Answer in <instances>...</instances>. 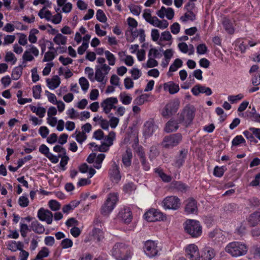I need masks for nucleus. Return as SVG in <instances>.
<instances>
[{"mask_svg": "<svg viewBox=\"0 0 260 260\" xmlns=\"http://www.w3.org/2000/svg\"><path fill=\"white\" fill-rule=\"evenodd\" d=\"M29 47V49L25 51L22 56L23 63L26 61H31L34 60V57L31 53L33 54L35 56L39 55V51L37 47L34 45H30Z\"/></svg>", "mask_w": 260, "mask_h": 260, "instance_id": "15", "label": "nucleus"}, {"mask_svg": "<svg viewBox=\"0 0 260 260\" xmlns=\"http://www.w3.org/2000/svg\"><path fill=\"white\" fill-rule=\"evenodd\" d=\"M112 254L116 260H129L133 254V248L123 243H116L112 249Z\"/></svg>", "mask_w": 260, "mask_h": 260, "instance_id": "1", "label": "nucleus"}, {"mask_svg": "<svg viewBox=\"0 0 260 260\" xmlns=\"http://www.w3.org/2000/svg\"><path fill=\"white\" fill-rule=\"evenodd\" d=\"M182 66V61L180 59H176L169 68V72H175Z\"/></svg>", "mask_w": 260, "mask_h": 260, "instance_id": "38", "label": "nucleus"}, {"mask_svg": "<svg viewBox=\"0 0 260 260\" xmlns=\"http://www.w3.org/2000/svg\"><path fill=\"white\" fill-rule=\"evenodd\" d=\"M244 97V95L241 94H238L236 95H229L228 98L229 101L232 104L236 103L238 101L242 100Z\"/></svg>", "mask_w": 260, "mask_h": 260, "instance_id": "54", "label": "nucleus"}, {"mask_svg": "<svg viewBox=\"0 0 260 260\" xmlns=\"http://www.w3.org/2000/svg\"><path fill=\"white\" fill-rule=\"evenodd\" d=\"M171 188L175 189L180 191H183L186 189V186L184 184L177 181H173L171 182Z\"/></svg>", "mask_w": 260, "mask_h": 260, "instance_id": "31", "label": "nucleus"}, {"mask_svg": "<svg viewBox=\"0 0 260 260\" xmlns=\"http://www.w3.org/2000/svg\"><path fill=\"white\" fill-rule=\"evenodd\" d=\"M185 231L192 237H198L202 234V226L199 221L188 219L186 220L184 226Z\"/></svg>", "mask_w": 260, "mask_h": 260, "instance_id": "5", "label": "nucleus"}, {"mask_svg": "<svg viewBox=\"0 0 260 260\" xmlns=\"http://www.w3.org/2000/svg\"><path fill=\"white\" fill-rule=\"evenodd\" d=\"M87 138V136L85 133L79 132L76 137V141L79 143H82Z\"/></svg>", "mask_w": 260, "mask_h": 260, "instance_id": "62", "label": "nucleus"}, {"mask_svg": "<svg viewBox=\"0 0 260 260\" xmlns=\"http://www.w3.org/2000/svg\"><path fill=\"white\" fill-rule=\"evenodd\" d=\"M191 92L195 96L199 95L200 93H205L207 96L212 94V91L210 88L199 84L196 85L192 88Z\"/></svg>", "mask_w": 260, "mask_h": 260, "instance_id": "17", "label": "nucleus"}, {"mask_svg": "<svg viewBox=\"0 0 260 260\" xmlns=\"http://www.w3.org/2000/svg\"><path fill=\"white\" fill-rule=\"evenodd\" d=\"M49 208L53 211H57L60 208V204L56 200H51L48 202Z\"/></svg>", "mask_w": 260, "mask_h": 260, "instance_id": "50", "label": "nucleus"}, {"mask_svg": "<svg viewBox=\"0 0 260 260\" xmlns=\"http://www.w3.org/2000/svg\"><path fill=\"white\" fill-rule=\"evenodd\" d=\"M46 82L48 87L50 89H54L58 87L60 83V81L59 77L57 75H55L52 78L51 80L47 79L46 80Z\"/></svg>", "mask_w": 260, "mask_h": 260, "instance_id": "24", "label": "nucleus"}, {"mask_svg": "<svg viewBox=\"0 0 260 260\" xmlns=\"http://www.w3.org/2000/svg\"><path fill=\"white\" fill-rule=\"evenodd\" d=\"M159 154V152L155 146H152L150 147L149 151V159L152 160L155 158Z\"/></svg>", "mask_w": 260, "mask_h": 260, "instance_id": "42", "label": "nucleus"}, {"mask_svg": "<svg viewBox=\"0 0 260 260\" xmlns=\"http://www.w3.org/2000/svg\"><path fill=\"white\" fill-rule=\"evenodd\" d=\"M49 250L46 247H44L42 248V249L38 252L37 255H36V258L37 259H41L44 257H46L49 255Z\"/></svg>", "mask_w": 260, "mask_h": 260, "instance_id": "46", "label": "nucleus"}, {"mask_svg": "<svg viewBox=\"0 0 260 260\" xmlns=\"http://www.w3.org/2000/svg\"><path fill=\"white\" fill-rule=\"evenodd\" d=\"M186 256L190 260H200V255L198 247L193 244H189L185 248Z\"/></svg>", "mask_w": 260, "mask_h": 260, "instance_id": "10", "label": "nucleus"}, {"mask_svg": "<svg viewBox=\"0 0 260 260\" xmlns=\"http://www.w3.org/2000/svg\"><path fill=\"white\" fill-rule=\"evenodd\" d=\"M5 61L7 62L13 61L12 63L15 64L17 61V58L12 52H8L5 56Z\"/></svg>", "mask_w": 260, "mask_h": 260, "instance_id": "58", "label": "nucleus"}, {"mask_svg": "<svg viewBox=\"0 0 260 260\" xmlns=\"http://www.w3.org/2000/svg\"><path fill=\"white\" fill-rule=\"evenodd\" d=\"M117 103L118 100L116 98L111 97L104 100L101 103V105L103 109L104 112L106 114H108L112 109H115L116 108V107L114 105Z\"/></svg>", "mask_w": 260, "mask_h": 260, "instance_id": "11", "label": "nucleus"}, {"mask_svg": "<svg viewBox=\"0 0 260 260\" xmlns=\"http://www.w3.org/2000/svg\"><path fill=\"white\" fill-rule=\"evenodd\" d=\"M149 59H148L146 66L143 64L144 67L151 68L158 66V62L154 58L151 56H148Z\"/></svg>", "mask_w": 260, "mask_h": 260, "instance_id": "49", "label": "nucleus"}, {"mask_svg": "<svg viewBox=\"0 0 260 260\" xmlns=\"http://www.w3.org/2000/svg\"><path fill=\"white\" fill-rule=\"evenodd\" d=\"M164 88L165 90H168L170 94L176 93L179 90V85L172 81L165 83L164 84Z\"/></svg>", "mask_w": 260, "mask_h": 260, "instance_id": "21", "label": "nucleus"}, {"mask_svg": "<svg viewBox=\"0 0 260 260\" xmlns=\"http://www.w3.org/2000/svg\"><path fill=\"white\" fill-rule=\"evenodd\" d=\"M18 202L20 206L23 208L26 207L29 204V200L25 196L20 197Z\"/></svg>", "mask_w": 260, "mask_h": 260, "instance_id": "55", "label": "nucleus"}, {"mask_svg": "<svg viewBox=\"0 0 260 260\" xmlns=\"http://www.w3.org/2000/svg\"><path fill=\"white\" fill-rule=\"evenodd\" d=\"M61 246L62 248L67 249L73 246L72 241L68 238L64 239L61 242Z\"/></svg>", "mask_w": 260, "mask_h": 260, "instance_id": "59", "label": "nucleus"}, {"mask_svg": "<svg viewBox=\"0 0 260 260\" xmlns=\"http://www.w3.org/2000/svg\"><path fill=\"white\" fill-rule=\"evenodd\" d=\"M105 55L108 61L109 64L110 66H114L116 60L114 55L109 51H105Z\"/></svg>", "mask_w": 260, "mask_h": 260, "instance_id": "41", "label": "nucleus"}, {"mask_svg": "<svg viewBox=\"0 0 260 260\" xmlns=\"http://www.w3.org/2000/svg\"><path fill=\"white\" fill-rule=\"evenodd\" d=\"M79 84L83 91H86L87 90L89 87V83L85 77H81L80 78Z\"/></svg>", "mask_w": 260, "mask_h": 260, "instance_id": "51", "label": "nucleus"}, {"mask_svg": "<svg viewBox=\"0 0 260 260\" xmlns=\"http://www.w3.org/2000/svg\"><path fill=\"white\" fill-rule=\"evenodd\" d=\"M40 135L43 138H46L49 134V131L48 128L44 126H41L39 130Z\"/></svg>", "mask_w": 260, "mask_h": 260, "instance_id": "64", "label": "nucleus"}, {"mask_svg": "<svg viewBox=\"0 0 260 260\" xmlns=\"http://www.w3.org/2000/svg\"><path fill=\"white\" fill-rule=\"evenodd\" d=\"M196 19V15L191 10H188L187 12L185 13L184 15L180 17V19L183 22H186L189 20L193 21Z\"/></svg>", "mask_w": 260, "mask_h": 260, "instance_id": "34", "label": "nucleus"}, {"mask_svg": "<svg viewBox=\"0 0 260 260\" xmlns=\"http://www.w3.org/2000/svg\"><path fill=\"white\" fill-rule=\"evenodd\" d=\"M162 205L166 209L176 210L180 206V201L176 196H169L164 199Z\"/></svg>", "mask_w": 260, "mask_h": 260, "instance_id": "7", "label": "nucleus"}, {"mask_svg": "<svg viewBox=\"0 0 260 260\" xmlns=\"http://www.w3.org/2000/svg\"><path fill=\"white\" fill-rule=\"evenodd\" d=\"M128 7L131 13L134 15L137 16L140 15L141 11V7L140 6L133 5L129 6Z\"/></svg>", "mask_w": 260, "mask_h": 260, "instance_id": "57", "label": "nucleus"}, {"mask_svg": "<svg viewBox=\"0 0 260 260\" xmlns=\"http://www.w3.org/2000/svg\"><path fill=\"white\" fill-rule=\"evenodd\" d=\"M143 16L145 20L151 24V21L153 20V17L150 14V10L149 9L145 10Z\"/></svg>", "mask_w": 260, "mask_h": 260, "instance_id": "63", "label": "nucleus"}, {"mask_svg": "<svg viewBox=\"0 0 260 260\" xmlns=\"http://www.w3.org/2000/svg\"><path fill=\"white\" fill-rule=\"evenodd\" d=\"M179 123L178 121H177L176 120L172 119H170L166 124L165 131L167 133L176 131L179 127Z\"/></svg>", "mask_w": 260, "mask_h": 260, "instance_id": "19", "label": "nucleus"}, {"mask_svg": "<svg viewBox=\"0 0 260 260\" xmlns=\"http://www.w3.org/2000/svg\"><path fill=\"white\" fill-rule=\"evenodd\" d=\"M245 142V140L243 138V137L241 135H239L237 136L234 138V139L232 141V144L233 146H237L239 144Z\"/></svg>", "mask_w": 260, "mask_h": 260, "instance_id": "52", "label": "nucleus"}, {"mask_svg": "<svg viewBox=\"0 0 260 260\" xmlns=\"http://www.w3.org/2000/svg\"><path fill=\"white\" fill-rule=\"evenodd\" d=\"M151 24L160 29H165L169 25V23L166 20H160L156 16L153 17V20L151 21Z\"/></svg>", "mask_w": 260, "mask_h": 260, "instance_id": "23", "label": "nucleus"}, {"mask_svg": "<svg viewBox=\"0 0 260 260\" xmlns=\"http://www.w3.org/2000/svg\"><path fill=\"white\" fill-rule=\"evenodd\" d=\"M93 235L98 241H100L104 238L103 232L99 228H94L93 230Z\"/></svg>", "mask_w": 260, "mask_h": 260, "instance_id": "45", "label": "nucleus"}, {"mask_svg": "<svg viewBox=\"0 0 260 260\" xmlns=\"http://www.w3.org/2000/svg\"><path fill=\"white\" fill-rule=\"evenodd\" d=\"M222 24L225 30L230 34H234L235 31L233 23L230 20L226 18H224L222 21Z\"/></svg>", "mask_w": 260, "mask_h": 260, "instance_id": "28", "label": "nucleus"}, {"mask_svg": "<svg viewBox=\"0 0 260 260\" xmlns=\"http://www.w3.org/2000/svg\"><path fill=\"white\" fill-rule=\"evenodd\" d=\"M172 39V35L169 31H165L162 32L161 34V37L160 38V41H171Z\"/></svg>", "mask_w": 260, "mask_h": 260, "instance_id": "60", "label": "nucleus"}, {"mask_svg": "<svg viewBox=\"0 0 260 260\" xmlns=\"http://www.w3.org/2000/svg\"><path fill=\"white\" fill-rule=\"evenodd\" d=\"M215 256L214 250L213 249H206L201 256L203 260H211Z\"/></svg>", "mask_w": 260, "mask_h": 260, "instance_id": "29", "label": "nucleus"}, {"mask_svg": "<svg viewBox=\"0 0 260 260\" xmlns=\"http://www.w3.org/2000/svg\"><path fill=\"white\" fill-rule=\"evenodd\" d=\"M117 201V193H110L106 201L101 207V213L104 216H108L114 208Z\"/></svg>", "mask_w": 260, "mask_h": 260, "instance_id": "4", "label": "nucleus"}, {"mask_svg": "<svg viewBox=\"0 0 260 260\" xmlns=\"http://www.w3.org/2000/svg\"><path fill=\"white\" fill-rule=\"evenodd\" d=\"M148 98L149 94H143L135 99L134 103L138 105H142L144 104L145 102L148 101Z\"/></svg>", "mask_w": 260, "mask_h": 260, "instance_id": "36", "label": "nucleus"}, {"mask_svg": "<svg viewBox=\"0 0 260 260\" xmlns=\"http://www.w3.org/2000/svg\"><path fill=\"white\" fill-rule=\"evenodd\" d=\"M158 126L155 124L153 119L145 122L144 125L143 134L146 137H149L157 129Z\"/></svg>", "mask_w": 260, "mask_h": 260, "instance_id": "13", "label": "nucleus"}, {"mask_svg": "<svg viewBox=\"0 0 260 260\" xmlns=\"http://www.w3.org/2000/svg\"><path fill=\"white\" fill-rule=\"evenodd\" d=\"M226 252L233 257H238L245 255L248 250V247L245 244L239 242H233L225 247Z\"/></svg>", "mask_w": 260, "mask_h": 260, "instance_id": "2", "label": "nucleus"}, {"mask_svg": "<svg viewBox=\"0 0 260 260\" xmlns=\"http://www.w3.org/2000/svg\"><path fill=\"white\" fill-rule=\"evenodd\" d=\"M179 107L178 103L175 102H171L167 104L162 110L161 114L164 117H168L173 113H175Z\"/></svg>", "mask_w": 260, "mask_h": 260, "instance_id": "16", "label": "nucleus"}, {"mask_svg": "<svg viewBox=\"0 0 260 260\" xmlns=\"http://www.w3.org/2000/svg\"><path fill=\"white\" fill-rule=\"evenodd\" d=\"M109 174L112 179L115 181H118L121 179L119 167L115 162H114L112 166L111 169L109 171Z\"/></svg>", "mask_w": 260, "mask_h": 260, "instance_id": "20", "label": "nucleus"}, {"mask_svg": "<svg viewBox=\"0 0 260 260\" xmlns=\"http://www.w3.org/2000/svg\"><path fill=\"white\" fill-rule=\"evenodd\" d=\"M225 170V167L222 166L219 167L216 166L214 170V175L216 177H220L223 176Z\"/></svg>", "mask_w": 260, "mask_h": 260, "instance_id": "56", "label": "nucleus"}, {"mask_svg": "<svg viewBox=\"0 0 260 260\" xmlns=\"http://www.w3.org/2000/svg\"><path fill=\"white\" fill-rule=\"evenodd\" d=\"M155 172L158 174L159 177L164 182H169L171 181L172 177L170 176L165 174L162 170L157 169L156 170Z\"/></svg>", "mask_w": 260, "mask_h": 260, "instance_id": "39", "label": "nucleus"}, {"mask_svg": "<svg viewBox=\"0 0 260 260\" xmlns=\"http://www.w3.org/2000/svg\"><path fill=\"white\" fill-rule=\"evenodd\" d=\"M185 211L188 214L197 213V203L194 199L190 198L186 201Z\"/></svg>", "mask_w": 260, "mask_h": 260, "instance_id": "18", "label": "nucleus"}, {"mask_svg": "<svg viewBox=\"0 0 260 260\" xmlns=\"http://www.w3.org/2000/svg\"><path fill=\"white\" fill-rule=\"evenodd\" d=\"M196 109L193 106H186L181 113L178 115V121L180 123H183L186 126L191 123L194 116Z\"/></svg>", "mask_w": 260, "mask_h": 260, "instance_id": "3", "label": "nucleus"}, {"mask_svg": "<svg viewBox=\"0 0 260 260\" xmlns=\"http://www.w3.org/2000/svg\"><path fill=\"white\" fill-rule=\"evenodd\" d=\"M118 217L125 223L129 224L133 219V215L129 208L124 207L119 212Z\"/></svg>", "mask_w": 260, "mask_h": 260, "instance_id": "14", "label": "nucleus"}, {"mask_svg": "<svg viewBox=\"0 0 260 260\" xmlns=\"http://www.w3.org/2000/svg\"><path fill=\"white\" fill-rule=\"evenodd\" d=\"M96 19L101 22L105 23L106 22L107 19L104 11L101 9L97 11L96 14Z\"/></svg>", "mask_w": 260, "mask_h": 260, "instance_id": "47", "label": "nucleus"}, {"mask_svg": "<svg viewBox=\"0 0 260 260\" xmlns=\"http://www.w3.org/2000/svg\"><path fill=\"white\" fill-rule=\"evenodd\" d=\"M248 222L253 226L260 224V212L256 211L250 214Z\"/></svg>", "mask_w": 260, "mask_h": 260, "instance_id": "26", "label": "nucleus"}, {"mask_svg": "<svg viewBox=\"0 0 260 260\" xmlns=\"http://www.w3.org/2000/svg\"><path fill=\"white\" fill-rule=\"evenodd\" d=\"M41 87L40 85L34 86L32 88L33 96L36 99H39L41 96Z\"/></svg>", "mask_w": 260, "mask_h": 260, "instance_id": "53", "label": "nucleus"}, {"mask_svg": "<svg viewBox=\"0 0 260 260\" xmlns=\"http://www.w3.org/2000/svg\"><path fill=\"white\" fill-rule=\"evenodd\" d=\"M187 152L188 151L186 149H182L180 151L179 154L175 161V165L177 167L179 168L183 165L186 157Z\"/></svg>", "mask_w": 260, "mask_h": 260, "instance_id": "22", "label": "nucleus"}, {"mask_svg": "<svg viewBox=\"0 0 260 260\" xmlns=\"http://www.w3.org/2000/svg\"><path fill=\"white\" fill-rule=\"evenodd\" d=\"M180 133L170 135L164 137L161 145L165 148H170L177 146L182 140Z\"/></svg>", "mask_w": 260, "mask_h": 260, "instance_id": "6", "label": "nucleus"}, {"mask_svg": "<svg viewBox=\"0 0 260 260\" xmlns=\"http://www.w3.org/2000/svg\"><path fill=\"white\" fill-rule=\"evenodd\" d=\"M56 52L48 51L45 53L43 62L50 61L52 60L55 57Z\"/></svg>", "mask_w": 260, "mask_h": 260, "instance_id": "48", "label": "nucleus"}, {"mask_svg": "<svg viewBox=\"0 0 260 260\" xmlns=\"http://www.w3.org/2000/svg\"><path fill=\"white\" fill-rule=\"evenodd\" d=\"M31 227L32 231L38 234H42L45 232L44 226L37 220L33 221L31 223Z\"/></svg>", "mask_w": 260, "mask_h": 260, "instance_id": "27", "label": "nucleus"}, {"mask_svg": "<svg viewBox=\"0 0 260 260\" xmlns=\"http://www.w3.org/2000/svg\"><path fill=\"white\" fill-rule=\"evenodd\" d=\"M23 67L20 65L18 67H15L12 73V78L13 80H18L22 74Z\"/></svg>", "mask_w": 260, "mask_h": 260, "instance_id": "30", "label": "nucleus"}, {"mask_svg": "<svg viewBox=\"0 0 260 260\" xmlns=\"http://www.w3.org/2000/svg\"><path fill=\"white\" fill-rule=\"evenodd\" d=\"M132 157L133 154L131 149H127L122 155V162L124 166L129 167L131 166Z\"/></svg>", "mask_w": 260, "mask_h": 260, "instance_id": "25", "label": "nucleus"}, {"mask_svg": "<svg viewBox=\"0 0 260 260\" xmlns=\"http://www.w3.org/2000/svg\"><path fill=\"white\" fill-rule=\"evenodd\" d=\"M37 216L42 221H46L48 224L52 223L53 220V214L48 209L43 208H40L38 211Z\"/></svg>", "mask_w": 260, "mask_h": 260, "instance_id": "12", "label": "nucleus"}, {"mask_svg": "<svg viewBox=\"0 0 260 260\" xmlns=\"http://www.w3.org/2000/svg\"><path fill=\"white\" fill-rule=\"evenodd\" d=\"M136 188V185L133 182H128L123 187V190L125 193H131Z\"/></svg>", "mask_w": 260, "mask_h": 260, "instance_id": "44", "label": "nucleus"}, {"mask_svg": "<svg viewBox=\"0 0 260 260\" xmlns=\"http://www.w3.org/2000/svg\"><path fill=\"white\" fill-rule=\"evenodd\" d=\"M115 137V132L111 131L110 132L108 135L105 136L104 139V142L106 143L108 145L111 146L113 145V141Z\"/></svg>", "mask_w": 260, "mask_h": 260, "instance_id": "40", "label": "nucleus"}, {"mask_svg": "<svg viewBox=\"0 0 260 260\" xmlns=\"http://www.w3.org/2000/svg\"><path fill=\"white\" fill-rule=\"evenodd\" d=\"M54 42L57 45H65L67 42V38L61 34H57L53 38Z\"/></svg>", "mask_w": 260, "mask_h": 260, "instance_id": "32", "label": "nucleus"}, {"mask_svg": "<svg viewBox=\"0 0 260 260\" xmlns=\"http://www.w3.org/2000/svg\"><path fill=\"white\" fill-rule=\"evenodd\" d=\"M197 51L199 54H205L207 51V47L205 44H201L197 46Z\"/></svg>", "mask_w": 260, "mask_h": 260, "instance_id": "61", "label": "nucleus"}, {"mask_svg": "<svg viewBox=\"0 0 260 260\" xmlns=\"http://www.w3.org/2000/svg\"><path fill=\"white\" fill-rule=\"evenodd\" d=\"M39 33V30L37 29L33 28L30 30L28 36V40L31 43H35L37 41V38L36 35Z\"/></svg>", "mask_w": 260, "mask_h": 260, "instance_id": "43", "label": "nucleus"}, {"mask_svg": "<svg viewBox=\"0 0 260 260\" xmlns=\"http://www.w3.org/2000/svg\"><path fill=\"white\" fill-rule=\"evenodd\" d=\"M105 157V155L103 153H100L95 158V160L93 166L97 169H99L101 168L102 163Z\"/></svg>", "mask_w": 260, "mask_h": 260, "instance_id": "37", "label": "nucleus"}, {"mask_svg": "<svg viewBox=\"0 0 260 260\" xmlns=\"http://www.w3.org/2000/svg\"><path fill=\"white\" fill-rule=\"evenodd\" d=\"M145 219L149 222L163 220L166 216L160 211L152 209L144 214Z\"/></svg>", "mask_w": 260, "mask_h": 260, "instance_id": "9", "label": "nucleus"}, {"mask_svg": "<svg viewBox=\"0 0 260 260\" xmlns=\"http://www.w3.org/2000/svg\"><path fill=\"white\" fill-rule=\"evenodd\" d=\"M143 250L149 257H153L158 254V249L157 243L152 240H147L144 244Z\"/></svg>", "mask_w": 260, "mask_h": 260, "instance_id": "8", "label": "nucleus"}, {"mask_svg": "<svg viewBox=\"0 0 260 260\" xmlns=\"http://www.w3.org/2000/svg\"><path fill=\"white\" fill-rule=\"evenodd\" d=\"M119 99L120 101L124 105H128L132 101V98L127 95L125 92L121 93L119 95Z\"/></svg>", "mask_w": 260, "mask_h": 260, "instance_id": "35", "label": "nucleus"}, {"mask_svg": "<svg viewBox=\"0 0 260 260\" xmlns=\"http://www.w3.org/2000/svg\"><path fill=\"white\" fill-rule=\"evenodd\" d=\"M105 75V73L102 72V69H97L95 71V79L97 81L105 84L106 83V81H104Z\"/></svg>", "mask_w": 260, "mask_h": 260, "instance_id": "33", "label": "nucleus"}]
</instances>
